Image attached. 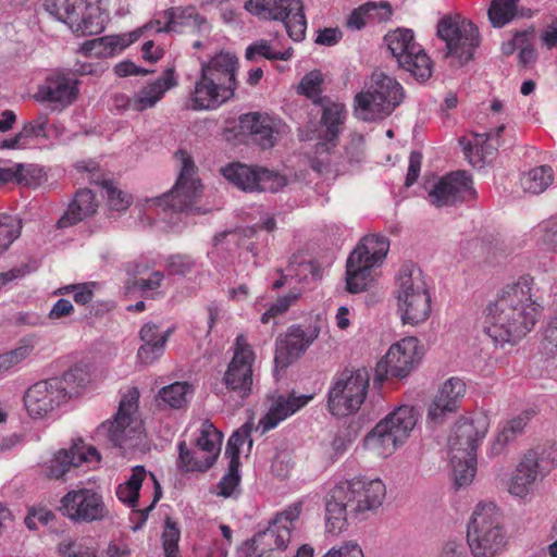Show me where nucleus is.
I'll use <instances>...</instances> for the list:
<instances>
[{"mask_svg": "<svg viewBox=\"0 0 557 557\" xmlns=\"http://www.w3.org/2000/svg\"><path fill=\"white\" fill-rule=\"evenodd\" d=\"M533 280L506 285L486 308L484 330L495 344H515L533 330L542 307L533 298Z\"/></svg>", "mask_w": 557, "mask_h": 557, "instance_id": "nucleus-1", "label": "nucleus"}, {"mask_svg": "<svg viewBox=\"0 0 557 557\" xmlns=\"http://www.w3.org/2000/svg\"><path fill=\"white\" fill-rule=\"evenodd\" d=\"M386 495L380 479H355L337 483L325 495V529L339 534L347 528L348 518H366L382 506Z\"/></svg>", "mask_w": 557, "mask_h": 557, "instance_id": "nucleus-2", "label": "nucleus"}, {"mask_svg": "<svg viewBox=\"0 0 557 557\" xmlns=\"http://www.w3.org/2000/svg\"><path fill=\"white\" fill-rule=\"evenodd\" d=\"M467 542L473 557H495L507 543L503 516L494 503H479L467 529Z\"/></svg>", "mask_w": 557, "mask_h": 557, "instance_id": "nucleus-3", "label": "nucleus"}, {"mask_svg": "<svg viewBox=\"0 0 557 557\" xmlns=\"http://www.w3.org/2000/svg\"><path fill=\"white\" fill-rule=\"evenodd\" d=\"M401 85L383 72H374L366 89L355 97V114L359 120L372 122L389 115L404 100Z\"/></svg>", "mask_w": 557, "mask_h": 557, "instance_id": "nucleus-4", "label": "nucleus"}, {"mask_svg": "<svg viewBox=\"0 0 557 557\" xmlns=\"http://www.w3.org/2000/svg\"><path fill=\"white\" fill-rule=\"evenodd\" d=\"M319 107H321L320 128L317 131V143L310 165L313 171L323 174L330 170V156L339 143L347 112L343 103L334 102L331 99Z\"/></svg>", "mask_w": 557, "mask_h": 557, "instance_id": "nucleus-5", "label": "nucleus"}, {"mask_svg": "<svg viewBox=\"0 0 557 557\" xmlns=\"http://www.w3.org/2000/svg\"><path fill=\"white\" fill-rule=\"evenodd\" d=\"M418 416L413 407L400 406L382 419L366 436L369 447L377 449L380 455H391L403 445L416 426Z\"/></svg>", "mask_w": 557, "mask_h": 557, "instance_id": "nucleus-6", "label": "nucleus"}, {"mask_svg": "<svg viewBox=\"0 0 557 557\" xmlns=\"http://www.w3.org/2000/svg\"><path fill=\"white\" fill-rule=\"evenodd\" d=\"M436 35L446 44L445 58L453 57L458 64L465 65L473 58L480 45L478 27L467 18L459 15H446L437 23Z\"/></svg>", "mask_w": 557, "mask_h": 557, "instance_id": "nucleus-7", "label": "nucleus"}, {"mask_svg": "<svg viewBox=\"0 0 557 557\" xmlns=\"http://www.w3.org/2000/svg\"><path fill=\"white\" fill-rule=\"evenodd\" d=\"M369 380V373L364 368L342 372L329 391L330 412L344 417L359 410L368 393Z\"/></svg>", "mask_w": 557, "mask_h": 557, "instance_id": "nucleus-8", "label": "nucleus"}, {"mask_svg": "<svg viewBox=\"0 0 557 557\" xmlns=\"http://www.w3.org/2000/svg\"><path fill=\"white\" fill-rule=\"evenodd\" d=\"M301 512V504L296 503L276 513L269 527L258 532L246 543L245 557H262L273 549H285L290 541L294 522Z\"/></svg>", "mask_w": 557, "mask_h": 557, "instance_id": "nucleus-9", "label": "nucleus"}, {"mask_svg": "<svg viewBox=\"0 0 557 557\" xmlns=\"http://www.w3.org/2000/svg\"><path fill=\"white\" fill-rule=\"evenodd\" d=\"M384 40L401 69L420 82L431 77L432 62L424 50L414 42L411 29L399 28L391 32Z\"/></svg>", "mask_w": 557, "mask_h": 557, "instance_id": "nucleus-10", "label": "nucleus"}, {"mask_svg": "<svg viewBox=\"0 0 557 557\" xmlns=\"http://www.w3.org/2000/svg\"><path fill=\"white\" fill-rule=\"evenodd\" d=\"M245 9L260 17L282 21L294 41L305 39L307 21L301 0H248Z\"/></svg>", "mask_w": 557, "mask_h": 557, "instance_id": "nucleus-11", "label": "nucleus"}, {"mask_svg": "<svg viewBox=\"0 0 557 557\" xmlns=\"http://www.w3.org/2000/svg\"><path fill=\"white\" fill-rule=\"evenodd\" d=\"M557 454L552 448L530 449L517 466L511 478L510 494L524 497L535 488L556 466Z\"/></svg>", "mask_w": 557, "mask_h": 557, "instance_id": "nucleus-12", "label": "nucleus"}, {"mask_svg": "<svg viewBox=\"0 0 557 557\" xmlns=\"http://www.w3.org/2000/svg\"><path fill=\"white\" fill-rule=\"evenodd\" d=\"M59 511L73 522L86 523L102 521L110 513L101 491L82 483L61 498Z\"/></svg>", "mask_w": 557, "mask_h": 557, "instance_id": "nucleus-13", "label": "nucleus"}, {"mask_svg": "<svg viewBox=\"0 0 557 557\" xmlns=\"http://www.w3.org/2000/svg\"><path fill=\"white\" fill-rule=\"evenodd\" d=\"M175 154L182 163L180 175L173 188L157 199V205L163 209L186 212L193 210V205L202 193V185L194 177L196 166L187 151L181 149Z\"/></svg>", "mask_w": 557, "mask_h": 557, "instance_id": "nucleus-14", "label": "nucleus"}, {"mask_svg": "<svg viewBox=\"0 0 557 557\" xmlns=\"http://www.w3.org/2000/svg\"><path fill=\"white\" fill-rule=\"evenodd\" d=\"M221 172L230 183L244 191L276 193L287 183L285 176L275 171L244 163L228 164Z\"/></svg>", "mask_w": 557, "mask_h": 557, "instance_id": "nucleus-15", "label": "nucleus"}, {"mask_svg": "<svg viewBox=\"0 0 557 557\" xmlns=\"http://www.w3.org/2000/svg\"><path fill=\"white\" fill-rule=\"evenodd\" d=\"M253 351L244 335L236 337L234 356L223 376L227 392L235 394L240 403L251 393Z\"/></svg>", "mask_w": 557, "mask_h": 557, "instance_id": "nucleus-16", "label": "nucleus"}, {"mask_svg": "<svg viewBox=\"0 0 557 557\" xmlns=\"http://www.w3.org/2000/svg\"><path fill=\"white\" fill-rule=\"evenodd\" d=\"M419 341L410 336L391 346L375 367L374 381L382 383L388 376L404 379L420 361Z\"/></svg>", "mask_w": 557, "mask_h": 557, "instance_id": "nucleus-17", "label": "nucleus"}, {"mask_svg": "<svg viewBox=\"0 0 557 557\" xmlns=\"http://www.w3.org/2000/svg\"><path fill=\"white\" fill-rule=\"evenodd\" d=\"M488 426V418L484 413L460 418L448 438L449 456L454 458L476 456L479 443L485 437Z\"/></svg>", "mask_w": 557, "mask_h": 557, "instance_id": "nucleus-18", "label": "nucleus"}, {"mask_svg": "<svg viewBox=\"0 0 557 557\" xmlns=\"http://www.w3.org/2000/svg\"><path fill=\"white\" fill-rule=\"evenodd\" d=\"M139 392L133 387L122 397L119 409L112 421L102 423L98 429V434L104 435L115 447L122 448L135 428L132 426L133 414L138 407Z\"/></svg>", "mask_w": 557, "mask_h": 557, "instance_id": "nucleus-19", "label": "nucleus"}, {"mask_svg": "<svg viewBox=\"0 0 557 557\" xmlns=\"http://www.w3.org/2000/svg\"><path fill=\"white\" fill-rule=\"evenodd\" d=\"M60 383L50 377L35 383L27 389L24 403L29 416L44 418L67 403L66 389L61 388Z\"/></svg>", "mask_w": 557, "mask_h": 557, "instance_id": "nucleus-20", "label": "nucleus"}, {"mask_svg": "<svg viewBox=\"0 0 557 557\" xmlns=\"http://www.w3.org/2000/svg\"><path fill=\"white\" fill-rule=\"evenodd\" d=\"M318 336L319 329L317 327L305 331L300 325L289 326L285 334L276 338L275 369H286L298 360Z\"/></svg>", "mask_w": 557, "mask_h": 557, "instance_id": "nucleus-21", "label": "nucleus"}, {"mask_svg": "<svg viewBox=\"0 0 557 557\" xmlns=\"http://www.w3.org/2000/svg\"><path fill=\"white\" fill-rule=\"evenodd\" d=\"M475 197L472 180L465 171L442 177L429 193V200L437 208L469 201Z\"/></svg>", "mask_w": 557, "mask_h": 557, "instance_id": "nucleus-22", "label": "nucleus"}, {"mask_svg": "<svg viewBox=\"0 0 557 557\" xmlns=\"http://www.w3.org/2000/svg\"><path fill=\"white\" fill-rule=\"evenodd\" d=\"M100 461V454L94 446L87 447L82 440L74 442L69 449H59L53 457L45 463L44 471L49 479H63L71 468L84 462Z\"/></svg>", "mask_w": 557, "mask_h": 557, "instance_id": "nucleus-23", "label": "nucleus"}, {"mask_svg": "<svg viewBox=\"0 0 557 557\" xmlns=\"http://www.w3.org/2000/svg\"><path fill=\"white\" fill-rule=\"evenodd\" d=\"M466 392V384L458 377L448 379L435 395L428 409V422L433 425L442 424L447 414L458 409L460 399Z\"/></svg>", "mask_w": 557, "mask_h": 557, "instance_id": "nucleus-24", "label": "nucleus"}, {"mask_svg": "<svg viewBox=\"0 0 557 557\" xmlns=\"http://www.w3.org/2000/svg\"><path fill=\"white\" fill-rule=\"evenodd\" d=\"M240 131L248 134L262 149L275 146L281 135V124L267 114L250 112L239 117Z\"/></svg>", "mask_w": 557, "mask_h": 557, "instance_id": "nucleus-25", "label": "nucleus"}, {"mask_svg": "<svg viewBox=\"0 0 557 557\" xmlns=\"http://www.w3.org/2000/svg\"><path fill=\"white\" fill-rule=\"evenodd\" d=\"M177 85L175 71L173 67L166 69L156 81L148 83L133 98L121 97L126 100L129 109L143 112L153 108L164 96V94Z\"/></svg>", "mask_w": 557, "mask_h": 557, "instance_id": "nucleus-26", "label": "nucleus"}, {"mask_svg": "<svg viewBox=\"0 0 557 557\" xmlns=\"http://www.w3.org/2000/svg\"><path fill=\"white\" fill-rule=\"evenodd\" d=\"M234 92L230 86L219 83L200 72L191 94V108L194 110H213L230 100Z\"/></svg>", "mask_w": 557, "mask_h": 557, "instance_id": "nucleus-27", "label": "nucleus"}, {"mask_svg": "<svg viewBox=\"0 0 557 557\" xmlns=\"http://www.w3.org/2000/svg\"><path fill=\"white\" fill-rule=\"evenodd\" d=\"M77 94L75 78L65 74H57L46 79V84L38 91V99L65 107L75 101Z\"/></svg>", "mask_w": 557, "mask_h": 557, "instance_id": "nucleus-28", "label": "nucleus"}, {"mask_svg": "<svg viewBox=\"0 0 557 557\" xmlns=\"http://www.w3.org/2000/svg\"><path fill=\"white\" fill-rule=\"evenodd\" d=\"M172 332L173 329H168L160 333L157 324L151 322L144 324L139 331V337L143 342L137 351L139 362L148 366L159 359L164 352L165 344Z\"/></svg>", "mask_w": 557, "mask_h": 557, "instance_id": "nucleus-29", "label": "nucleus"}, {"mask_svg": "<svg viewBox=\"0 0 557 557\" xmlns=\"http://www.w3.org/2000/svg\"><path fill=\"white\" fill-rule=\"evenodd\" d=\"M238 69V59L230 52H220L215 54L209 62L201 64V73L208 77L224 83V85L235 91L238 87L236 72Z\"/></svg>", "mask_w": 557, "mask_h": 557, "instance_id": "nucleus-30", "label": "nucleus"}, {"mask_svg": "<svg viewBox=\"0 0 557 557\" xmlns=\"http://www.w3.org/2000/svg\"><path fill=\"white\" fill-rule=\"evenodd\" d=\"M311 398L312 396H295L294 394L288 397L280 396L272 404L269 412L260 419L258 428L262 429L261 433L274 429L281 421L305 407Z\"/></svg>", "mask_w": 557, "mask_h": 557, "instance_id": "nucleus-31", "label": "nucleus"}, {"mask_svg": "<svg viewBox=\"0 0 557 557\" xmlns=\"http://www.w3.org/2000/svg\"><path fill=\"white\" fill-rule=\"evenodd\" d=\"M396 298L408 299L417 295L429 294L428 285L421 269L413 262H405L396 274Z\"/></svg>", "mask_w": 557, "mask_h": 557, "instance_id": "nucleus-32", "label": "nucleus"}, {"mask_svg": "<svg viewBox=\"0 0 557 557\" xmlns=\"http://www.w3.org/2000/svg\"><path fill=\"white\" fill-rule=\"evenodd\" d=\"M97 208L98 203L96 202L95 194L90 189H81L75 194L64 214L58 220L57 227L66 228L73 226L95 214Z\"/></svg>", "mask_w": 557, "mask_h": 557, "instance_id": "nucleus-33", "label": "nucleus"}, {"mask_svg": "<svg viewBox=\"0 0 557 557\" xmlns=\"http://www.w3.org/2000/svg\"><path fill=\"white\" fill-rule=\"evenodd\" d=\"M78 21L74 22L72 32L82 36L100 34L106 27L107 16L97 0H83L79 5Z\"/></svg>", "mask_w": 557, "mask_h": 557, "instance_id": "nucleus-34", "label": "nucleus"}, {"mask_svg": "<svg viewBox=\"0 0 557 557\" xmlns=\"http://www.w3.org/2000/svg\"><path fill=\"white\" fill-rule=\"evenodd\" d=\"M388 249L389 240L386 236L372 234L364 236L349 256H351V262L354 260H361L376 267L385 259Z\"/></svg>", "mask_w": 557, "mask_h": 557, "instance_id": "nucleus-35", "label": "nucleus"}, {"mask_svg": "<svg viewBox=\"0 0 557 557\" xmlns=\"http://www.w3.org/2000/svg\"><path fill=\"white\" fill-rule=\"evenodd\" d=\"M397 308L404 324L417 325L424 322L431 313L430 293L399 299Z\"/></svg>", "mask_w": 557, "mask_h": 557, "instance_id": "nucleus-36", "label": "nucleus"}, {"mask_svg": "<svg viewBox=\"0 0 557 557\" xmlns=\"http://www.w3.org/2000/svg\"><path fill=\"white\" fill-rule=\"evenodd\" d=\"M193 385L188 382H175L162 387L156 397L157 406L161 409H181L188 403V395L193 394Z\"/></svg>", "mask_w": 557, "mask_h": 557, "instance_id": "nucleus-37", "label": "nucleus"}, {"mask_svg": "<svg viewBox=\"0 0 557 557\" xmlns=\"http://www.w3.org/2000/svg\"><path fill=\"white\" fill-rule=\"evenodd\" d=\"M370 265L361 260H354L351 256L348 257L346 263V285L347 290L351 294H358L366 290L372 282V269Z\"/></svg>", "mask_w": 557, "mask_h": 557, "instance_id": "nucleus-38", "label": "nucleus"}, {"mask_svg": "<svg viewBox=\"0 0 557 557\" xmlns=\"http://www.w3.org/2000/svg\"><path fill=\"white\" fill-rule=\"evenodd\" d=\"M215 462L214 455L199 456L198 450L189 449L185 441L178 443L177 468L183 472H206Z\"/></svg>", "mask_w": 557, "mask_h": 557, "instance_id": "nucleus-39", "label": "nucleus"}, {"mask_svg": "<svg viewBox=\"0 0 557 557\" xmlns=\"http://www.w3.org/2000/svg\"><path fill=\"white\" fill-rule=\"evenodd\" d=\"M146 476V469L143 466H136L133 469V473L129 479L125 483L117 486V498L132 508L137 507L139 500V491Z\"/></svg>", "mask_w": 557, "mask_h": 557, "instance_id": "nucleus-40", "label": "nucleus"}, {"mask_svg": "<svg viewBox=\"0 0 557 557\" xmlns=\"http://www.w3.org/2000/svg\"><path fill=\"white\" fill-rule=\"evenodd\" d=\"M123 50V44L119 36H104L86 40L81 52L86 57L108 58L112 57L116 51Z\"/></svg>", "mask_w": 557, "mask_h": 557, "instance_id": "nucleus-41", "label": "nucleus"}, {"mask_svg": "<svg viewBox=\"0 0 557 557\" xmlns=\"http://www.w3.org/2000/svg\"><path fill=\"white\" fill-rule=\"evenodd\" d=\"M196 9L194 7L188 8H171L164 12L165 23L161 26L160 21L151 22L144 28H150L157 26V32H180V27L183 25H189L190 21L195 16Z\"/></svg>", "mask_w": 557, "mask_h": 557, "instance_id": "nucleus-42", "label": "nucleus"}, {"mask_svg": "<svg viewBox=\"0 0 557 557\" xmlns=\"http://www.w3.org/2000/svg\"><path fill=\"white\" fill-rule=\"evenodd\" d=\"M554 181V171L549 165H540L530 170L521 178V185L524 191L533 195L542 194L552 185Z\"/></svg>", "mask_w": 557, "mask_h": 557, "instance_id": "nucleus-43", "label": "nucleus"}, {"mask_svg": "<svg viewBox=\"0 0 557 557\" xmlns=\"http://www.w3.org/2000/svg\"><path fill=\"white\" fill-rule=\"evenodd\" d=\"M377 9H383L385 11V15L389 16L392 14L391 3L387 1L376 2H367L357 9H355L346 21V26L350 30H360L362 29L367 23L372 20L373 12Z\"/></svg>", "mask_w": 557, "mask_h": 557, "instance_id": "nucleus-44", "label": "nucleus"}, {"mask_svg": "<svg viewBox=\"0 0 557 557\" xmlns=\"http://www.w3.org/2000/svg\"><path fill=\"white\" fill-rule=\"evenodd\" d=\"M51 379L61 382L59 385H61V388L66 389V400L69 401L78 394L79 388L84 387L89 382V373L85 366L75 364L61 376Z\"/></svg>", "mask_w": 557, "mask_h": 557, "instance_id": "nucleus-45", "label": "nucleus"}, {"mask_svg": "<svg viewBox=\"0 0 557 557\" xmlns=\"http://www.w3.org/2000/svg\"><path fill=\"white\" fill-rule=\"evenodd\" d=\"M294 50L292 47L284 51H275L271 44L265 39H259L246 48L245 58L247 61L257 62L261 58L267 60H283L287 61L293 57Z\"/></svg>", "mask_w": 557, "mask_h": 557, "instance_id": "nucleus-46", "label": "nucleus"}, {"mask_svg": "<svg viewBox=\"0 0 557 557\" xmlns=\"http://www.w3.org/2000/svg\"><path fill=\"white\" fill-rule=\"evenodd\" d=\"M519 0H493L487 11L488 20L494 27H503L517 14Z\"/></svg>", "mask_w": 557, "mask_h": 557, "instance_id": "nucleus-47", "label": "nucleus"}, {"mask_svg": "<svg viewBox=\"0 0 557 557\" xmlns=\"http://www.w3.org/2000/svg\"><path fill=\"white\" fill-rule=\"evenodd\" d=\"M324 76L321 71L313 70L307 73L299 83V91L311 99L317 106L329 100V97L321 96Z\"/></svg>", "mask_w": 557, "mask_h": 557, "instance_id": "nucleus-48", "label": "nucleus"}, {"mask_svg": "<svg viewBox=\"0 0 557 557\" xmlns=\"http://www.w3.org/2000/svg\"><path fill=\"white\" fill-rule=\"evenodd\" d=\"M450 463L457 487L467 486L473 481L476 472V456H467L465 458H454V456H450Z\"/></svg>", "mask_w": 557, "mask_h": 557, "instance_id": "nucleus-49", "label": "nucleus"}, {"mask_svg": "<svg viewBox=\"0 0 557 557\" xmlns=\"http://www.w3.org/2000/svg\"><path fill=\"white\" fill-rule=\"evenodd\" d=\"M221 442L222 433L219 432L210 421H205L200 435L196 441L198 450L207 453L208 455H214L216 459L220 453Z\"/></svg>", "mask_w": 557, "mask_h": 557, "instance_id": "nucleus-50", "label": "nucleus"}, {"mask_svg": "<svg viewBox=\"0 0 557 557\" xmlns=\"http://www.w3.org/2000/svg\"><path fill=\"white\" fill-rule=\"evenodd\" d=\"M505 129V125H500L494 131L486 133H475V147L481 152L482 160L493 158L497 148L502 145L500 135Z\"/></svg>", "mask_w": 557, "mask_h": 557, "instance_id": "nucleus-51", "label": "nucleus"}, {"mask_svg": "<svg viewBox=\"0 0 557 557\" xmlns=\"http://www.w3.org/2000/svg\"><path fill=\"white\" fill-rule=\"evenodd\" d=\"M22 222L20 219L0 214V253L5 251L11 244L20 236Z\"/></svg>", "mask_w": 557, "mask_h": 557, "instance_id": "nucleus-52", "label": "nucleus"}, {"mask_svg": "<svg viewBox=\"0 0 557 557\" xmlns=\"http://www.w3.org/2000/svg\"><path fill=\"white\" fill-rule=\"evenodd\" d=\"M252 425V422H246L230 436L225 448V455L230 458V461L240 462L239 448L246 441H248L249 447H251L252 440L250 434Z\"/></svg>", "mask_w": 557, "mask_h": 557, "instance_id": "nucleus-53", "label": "nucleus"}, {"mask_svg": "<svg viewBox=\"0 0 557 557\" xmlns=\"http://www.w3.org/2000/svg\"><path fill=\"white\" fill-rule=\"evenodd\" d=\"M540 351L546 359L557 357V313L549 319L543 331Z\"/></svg>", "mask_w": 557, "mask_h": 557, "instance_id": "nucleus-54", "label": "nucleus"}, {"mask_svg": "<svg viewBox=\"0 0 557 557\" xmlns=\"http://www.w3.org/2000/svg\"><path fill=\"white\" fill-rule=\"evenodd\" d=\"M149 475L152 479L153 485H154L153 499H152L151 504L148 507H146L145 509H136V507L133 508L131 517H129L131 522L135 523L132 527L133 531H138L139 529H141L144 527V524L146 523V521L149 517L150 511L156 507L157 503L162 497V487H161L159 481L157 480V478L153 473L150 472Z\"/></svg>", "mask_w": 557, "mask_h": 557, "instance_id": "nucleus-55", "label": "nucleus"}, {"mask_svg": "<svg viewBox=\"0 0 557 557\" xmlns=\"http://www.w3.org/2000/svg\"><path fill=\"white\" fill-rule=\"evenodd\" d=\"M103 196L107 197L108 205L111 209L116 211H124L131 205V197L117 189L111 182L103 181L101 183Z\"/></svg>", "mask_w": 557, "mask_h": 557, "instance_id": "nucleus-56", "label": "nucleus"}, {"mask_svg": "<svg viewBox=\"0 0 557 557\" xmlns=\"http://www.w3.org/2000/svg\"><path fill=\"white\" fill-rule=\"evenodd\" d=\"M180 529L170 518L165 521L162 533V544L165 557H178Z\"/></svg>", "mask_w": 557, "mask_h": 557, "instance_id": "nucleus-57", "label": "nucleus"}, {"mask_svg": "<svg viewBox=\"0 0 557 557\" xmlns=\"http://www.w3.org/2000/svg\"><path fill=\"white\" fill-rule=\"evenodd\" d=\"M533 35L531 32H519L513 36V45L520 48L519 62L522 65H529L536 60V52L530 44V37Z\"/></svg>", "mask_w": 557, "mask_h": 557, "instance_id": "nucleus-58", "label": "nucleus"}, {"mask_svg": "<svg viewBox=\"0 0 557 557\" xmlns=\"http://www.w3.org/2000/svg\"><path fill=\"white\" fill-rule=\"evenodd\" d=\"M240 462L230 461L227 473L221 479L218 484L219 495L230 497L233 495L235 488L240 482L239 475Z\"/></svg>", "mask_w": 557, "mask_h": 557, "instance_id": "nucleus-59", "label": "nucleus"}, {"mask_svg": "<svg viewBox=\"0 0 557 557\" xmlns=\"http://www.w3.org/2000/svg\"><path fill=\"white\" fill-rule=\"evenodd\" d=\"M18 168V185L28 187L38 186L45 178V172L42 168L37 164L20 163Z\"/></svg>", "mask_w": 557, "mask_h": 557, "instance_id": "nucleus-60", "label": "nucleus"}, {"mask_svg": "<svg viewBox=\"0 0 557 557\" xmlns=\"http://www.w3.org/2000/svg\"><path fill=\"white\" fill-rule=\"evenodd\" d=\"M539 243L546 249L557 252V216L539 226Z\"/></svg>", "mask_w": 557, "mask_h": 557, "instance_id": "nucleus-61", "label": "nucleus"}, {"mask_svg": "<svg viewBox=\"0 0 557 557\" xmlns=\"http://www.w3.org/2000/svg\"><path fill=\"white\" fill-rule=\"evenodd\" d=\"M62 557H95V552L84 541L65 540L59 544Z\"/></svg>", "mask_w": 557, "mask_h": 557, "instance_id": "nucleus-62", "label": "nucleus"}, {"mask_svg": "<svg viewBox=\"0 0 557 557\" xmlns=\"http://www.w3.org/2000/svg\"><path fill=\"white\" fill-rule=\"evenodd\" d=\"M33 351V347L29 345H23L16 347L5 354L0 355V372L8 371L14 366L22 362L26 359L30 352Z\"/></svg>", "mask_w": 557, "mask_h": 557, "instance_id": "nucleus-63", "label": "nucleus"}, {"mask_svg": "<svg viewBox=\"0 0 557 557\" xmlns=\"http://www.w3.org/2000/svg\"><path fill=\"white\" fill-rule=\"evenodd\" d=\"M196 267V261L187 255H175L170 257L168 270L170 274L185 276Z\"/></svg>", "mask_w": 557, "mask_h": 557, "instance_id": "nucleus-64", "label": "nucleus"}]
</instances>
